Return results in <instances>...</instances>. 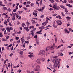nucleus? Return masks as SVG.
<instances>
[{
    "instance_id": "f704fd0d",
    "label": "nucleus",
    "mask_w": 73,
    "mask_h": 73,
    "mask_svg": "<svg viewBox=\"0 0 73 73\" xmlns=\"http://www.w3.org/2000/svg\"><path fill=\"white\" fill-rule=\"evenodd\" d=\"M27 24L28 25V26H29V24H30V23H29L28 22H27Z\"/></svg>"
},
{
    "instance_id": "69168bd1",
    "label": "nucleus",
    "mask_w": 73,
    "mask_h": 73,
    "mask_svg": "<svg viewBox=\"0 0 73 73\" xmlns=\"http://www.w3.org/2000/svg\"><path fill=\"white\" fill-rule=\"evenodd\" d=\"M53 26L54 27V28H56V25H55V24H54L53 25Z\"/></svg>"
},
{
    "instance_id": "f3484780",
    "label": "nucleus",
    "mask_w": 73,
    "mask_h": 73,
    "mask_svg": "<svg viewBox=\"0 0 73 73\" xmlns=\"http://www.w3.org/2000/svg\"><path fill=\"white\" fill-rule=\"evenodd\" d=\"M33 14L34 16H35V17H37V13H35L34 12L33 13Z\"/></svg>"
},
{
    "instance_id": "f8f14e48",
    "label": "nucleus",
    "mask_w": 73,
    "mask_h": 73,
    "mask_svg": "<svg viewBox=\"0 0 73 73\" xmlns=\"http://www.w3.org/2000/svg\"><path fill=\"white\" fill-rule=\"evenodd\" d=\"M49 49L51 50V48H50V46H48L47 47L46 49V51H48V50H49Z\"/></svg>"
},
{
    "instance_id": "6e6552de",
    "label": "nucleus",
    "mask_w": 73,
    "mask_h": 73,
    "mask_svg": "<svg viewBox=\"0 0 73 73\" xmlns=\"http://www.w3.org/2000/svg\"><path fill=\"white\" fill-rule=\"evenodd\" d=\"M41 31H42V30H40V31L37 32L36 33L38 34H36V35H38V34H40V35H42V33H41Z\"/></svg>"
},
{
    "instance_id": "0e129e2a",
    "label": "nucleus",
    "mask_w": 73,
    "mask_h": 73,
    "mask_svg": "<svg viewBox=\"0 0 73 73\" xmlns=\"http://www.w3.org/2000/svg\"><path fill=\"white\" fill-rule=\"evenodd\" d=\"M56 1L57 3H59L60 2V1L58 0H56Z\"/></svg>"
},
{
    "instance_id": "f03ea898",
    "label": "nucleus",
    "mask_w": 73,
    "mask_h": 73,
    "mask_svg": "<svg viewBox=\"0 0 73 73\" xmlns=\"http://www.w3.org/2000/svg\"><path fill=\"white\" fill-rule=\"evenodd\" d=\"M52 8H54V9H56V10H59V8L60 9V7L59 6H57V5H54Z\"/></svg>"
},
{
    "instance_id": "ea45409f",
    "label": "nucleus",
    "mask_w": 73,
    "mask_h": 73,
    "mask_svg": "<svg viewBox=\"0 0 73 73\" xmlns=\"http://www.w3.org/2000/svg\"><path fill=\"white\" fill-rule=\"evenodd\" d=\"M42 4V0H41L40 2V5H41Z\"/></svg>"
},
{
    "instance_id": "3c124183",
    "label": "nucleus",
    "mask_w": 73,
    "mask_h": 73,
    "mask_svg": "<svg viewBox=\"0 0 73 73\" xmlns=\"http://www.w3.org/2000/svg\"><path fill=\"white\" fill-rule=\"evenodd\" d=\"M7 23H8V22H7V21H5L4 22V24H7Z\"/></svg>"
},
{
    "instance_id": "9d476101",
    "label": "nucleus",
    "mask_w": 73,
    "mask_h": 73,
    "mask_svg": "<svg viewBox=\"0 0 73 73\" xmlns=\"http://www.w3.org/2000/svg\"><path fill=\"white\" fill-rule=\"evenodd\" d=\"M61 62V59H59V61L58 63V64L56 65V67L57 68L58 67V64L60 63V62Z\"/></svg>"
},
{
    "instance_id": "864d4df0",
    "label": "nucleus",
    "mask_w": 73,
    "mask_h": 73,
    "mask_svg": "<svg viewBox=\"0 0 73 73\" xmlns=\"http://www.w3.org/2000/svg\"><path fill=\"white\" fill-rule=\"evenodd\" d=\"M9 56L10 57H11L13 56V53H11L10 54Z\"/></svg>"
},
{
    "instance_id": "7c9ffc66",
    "label": "nucleus",
    "mask_w": 73,
    "mask_h": 73,
    "mask_svg": "<svg viewBox=\"0 0 73 73\" xmlns=\"http://www.w3.org/2000/svg\"><path fill=\"white\" fill-rule=\"evenodd\" d=\"M20 40H17V44H20Z\"/></svg>"
},
{
    "instance_id": "393cba45",
    "label": "nucleus",
    "mask_w": 73,
    "mask_h": 73,
    "mask_svg": "<svg viewBox=\"0 0 73 73\" xmlns=\"http://www.w3.org/2000/svg\"><path fill=\"white\" fill-rule=\"evenodd\" d=\"M3 9L5 11H6V10H7V7H3Z\"/></svg>"
},
{
    "instance_id": "774afa93",
    "label": "nucleus",
    "mask_w": 73,
    "mask_h": 73,
    "mask_svg": "<svg viewBox=\"0 0 73 73\" xmlns=\"http://www.w3.org/2000/svg\"><path fill=\"white\" fill-rule=\"evenodd\" d=\"M12 46V44H10L9 45V47H11V46Z\"/></svg>"
},
{
    "instance_id": "a18cd8bd",
    "label": "nucleus",
    "mask_w": 73,
    "mask_h": 73,
    "mask_svg": "<svg viewBox=\"0 0 73 73\" xmlns=\"http://www.w3.org/2000/svg\"><path fill=\"white\" fill-rule=\"evenodd\" d=\"M4 34H5V35H7V31H6V30H5Z\"/></svg>"
},
{
    "instance_id": "338daca9",
    "label": "nucleus",
    "mask_w": 73,
    "mask_h": 73,
    "mask_svg": "<svg viewBox=\"0 0 73 73\" xmlns=\"http://www.w3.org/2000/svg\"><path fill=\"white\" fill-rule=\"evenodd\" d=\"M31 35L33 36H34V33H33L32 32L31 33Z\"/></svg>"
},
{
    "instance_id": "ddd939ff",
    "label": "nucleus",
    "mask_w": 73,
    "mask_h": 73,
    "mask_svg": "<svg viewBox=\"0 0 73 73\" xmlns=\"http://www.w3.org/2000/svg\"><path fill=\"white\" fill-rule=\"evenodd\" d=\"M56 65H57V63H56V62L55 61L54 62L53 66L54 68H56Z\"/></svg>"
},
{
    "instance_id": "052dcab7",
    "label": "nucleus",
    "mask_w": 73,
    "mask_h": 73,
    "mask_svg": "<svg viewBox=\"0 0 73 73\" xmlns=\"http://www.w3.org/2000/svg\"><path fill=\"white\" fill-rule=\"evenodd\" d=\"M13 12H16V9H14L13 10Z\"/></svg>"
},
{
    "instance_id": "bf43d9fd",
    "label": "nucleus",
    "mask_w": 73,
    "mask_h": 73,
    "mask_svg": "<svg viewBox=\"0 0 73 73\" xmlns=\"http://www.w3.org/2000/svg\"><path fill=\"white\" fill-rule=\"evenodd\" d=\"M21 19V16H19L18 18V20H20Z\"/></svg>"
},
{
    "instance_id": "4d7b16f0",
    "label": "nucleus",
    "mask_w": 73,
    "mask_h": 73,
    "mask_svg": "<svg viewBox=\"0 0 73 73\" xmlns=\"http://www.w3.org/2000/svg\"><path fill=\"white\" fill-rule=\"evenodd\" d=\"M44 15H43L41 16L40 17H41V18H44Z\"/></svg>"
},
{
    "instance_id": "aec40b11",
    "label": "nucleus",
    "mask_w": 73,
    "mask_h": 73,
    "mask_svg": "<svg viewBox=\"0 0 73 73\" xmlns=\"http://www.w3.org/2000/svg\"><path fill=\"white\" fill-rule=\"evenodd\" d=\"M61 14L62 15V16H63V17H64V16H65V14H64L62 12H61Z\"/></svg>"
},
{
    "instance_id": "2f4dec72",
    "label": "nucleus",
    "mask_w": 73,
    "mask_h": 73,
    "mask_svg": "<svg viewBox=\"0 0 73 73\" xmlns=\"http://www.w3.org/2000/svg\"><path fill=\"white\" fill-rule=\"evenodd\" d=\"M9 25H10V26H12V25L11 24V22H9Z\"/></svg>"
},
{
    "instance_id": "bb28decb",
    "label": "nucleus",
    "mask_w": 73,
    "mask_h": 73,
    "mask_svg": "<svg viewBox=\"0 0 73 73\" xmlns=\"http://www.w3.org/2000/svg\"><path fill=\"white\" fill-rule=\"evenodd\" d=\"M15 39L16 40H18V39H19V38L18 37H17L15 38Z\"/></svg>"
},
{
    "instance_id": "e2e57ef3",
    "label": "nucleus",
    "mask_w": 73,
    "mask_h": 73,
    "mask_svg": "<svg viewBox=\"0 0 73 73\" xmlns=\"http://www.w3.org/2000/svg\"><path fill=\"white\" fill-rule=\"evenodd\" d=\"M1 30L2 31H4L5 30V29L4 28H3L2 29H1Z\"/></svg>"
},
{
    "instance_id": "f257e3e1",
    "label": "nucleus",
    "mask_w": 73,
    "mask_h": 73,
    "mask_svg": "<svg viewBox=\"0 0 73 73\" xmlns=\"http://www.w3.org/2000/svg\"><path fill=\"white\" fill-rule=\"evenodd\" d=\"M36 68H34L33 69L34 71L40 72V66L38 65H37L36 66Z\"/></svg>"
},
{
    "instance_id": "7ed1b4c3",
    "label": "nucleus",
    "mask_w": 73,
    "mask_h": 73,
    "mask_svg": "<svg viewBox=\"0 0 73 73\" xmlns=\"http://www.w3.org/2000/svg\"><path fill=\"white\" fill-rule=\"evenodd\" d=\"M45 54V51L44 50H40L38 54V55H41V54Z\"/></svg>"
},
{
    "instance_id": "20e7f679",
    "label": "nucleus",
    "mask_w": 73,
    "mask_h": 73,
    "mask_svg": "<svg viewBox=\"0 0 73 73\" xmlns=\"http://www.w3.org/2000/svg\"><path fill=\"white\" fill-rule=\"evenodd\" d=\"M56 23L58 24V25H62V22L61 21H56Z\"/></svg>"
},
{
    "instance_id": "1a4fd4ad",
    "label": "nucleus",
    "mask_w": 73,
    "mask_h": 73,
    "mask_svg": "<svg viewBox=\"0 0 73 73\" xmlns=\"http://www.w3.org/2000/svg\"><path fill=\"white\" fill-rule=\"evenodd\" d=\"M23 38H24V37H22L21 38V41H22V44H23L24 43V42L25 41L24 40V39Z\"/></svg>"
},
{
    "instance_id": "49530a36",
    "label": "nucleus",
    "mask_w": 73,
    "mask_h": 73,
    "mask_svg": "<svg viewBox=\"0 0 73 73\" xmlns=\"http://www.w3.org/2000/svg\"><path fill=\"white\" fill-rule=\"evenodd\" d=\"M18 34H19V35H20V33H21V32L20 31H19V32L18 33H17Z\"/></svg>"
},
{
    "instance_id": "79ce46f5",
    "label": "nucleus",
    "mask_w": 73,
    "mask_h": 73,
    "mask_svg": "<svg viewBox=\"0 0 73 73\" xmlns=\"http://www.w3.org/2000/svg\"><path fill=\"white\" fill-rule=\"evenodd\" d=\"M57 15V14L55 13L53 15V16H56Z\"/></svg>"
},
{
    "instance_id": "2eb2a0df",
    "label": "nucleus",
    "mask_w": 73,
    "mask_h": 73,
    "mask_svg": "<svg viewBox=\"0 0 73 73\" xmlns=\"http://www.w3.org/2000/svg\"><path fill=\"white\" fill-rule=\"evenodd\" d=\"M6 30H7V31L8 32H11V30H10V29L9 27H7L6 29Z\"/></svg>"
},
{
    "instance_id": "680f3d73",
    "label": "nucleus",
    "mask_w": 73,
    "mask_h": 73,
    "mask_svg": "<svg viewBox=\"0 0 73 73\" xmlns=\"http://www.w3.org/2000/svg\"><path fill=\"white\" fill-rule=\"evenodd\" d=\"M54 1L53 0H52L51 1H50V3H54Z\"/></svg>"
},
{
    "instance_id": "8fccbe9b",
    "label": "nucleus",
    "mask_w": 73,
    "mask_h": 73,
    "mask_svg": "<svg viewBox=\"0 0 73 73\" xmlns=\"http://www.w3.org/2000/svg\"><path fill=\"white\" fill-rule=\"evenodd\" d=\"M38 11L39 12H40H40H42V9H38Z\"/></svg>"
},
{
    "instance_id": "5701e85b",
    "label": "nucleus",
    "mask_w": 73,
    "mask_h": 73,
    "mask_svg": "<svg viewBox=\"0 0 73 73\" xmlns=\"http://www.w3.org/2000/svg\"><path fill=\"white\" fill-rule=\"evenodd\" d=\"M69 3H73V1L72 0H70L69 1Z\"/></svg>"
},
{
    "instance_id": "4be33fe9",
    "label": "nucleus",
    "mask_w": 73,
    "mask_h": 73,
    "mask_svg": "<svg viewBox=\"0 0 73 73\" xmlns=\"http://www.w3.org/2000/svg\"><path fill=\"white\" fill-rule=\"evenodd\" d=\"M3 35L2 34V33H0V37H3Z\"/></svg>"
},
{
    "instance_id": "09e8293b",
    "label": "nucleus",
    "mask_w": 73,
    "mask_h": 73,
    "mask_svg": "<svg viewBox=\"0 0 73 73\" xmlns=\"http://www.w3.org/2000/svg\"><path fill=\"white\" fill-rule=\"evenodd\" d=\"M34 38H37V35H36L34 36Z\"/></svg>"
},
{
    "instance_id": "a211bd4d",
    "label": "nucleus",
    "mask_w": 73,
    "mask_h": 73,
    "mask_svg": "<svg viewBox=\"0 0 73 73\" xmlns=\"http://www.w3.org/2000/svg\"><path fill=\"white\" fill-rule=\"evenodd\" d=\"M60 7H61V8H62L63 9H65V7H64V6L63 5H60Z\"/></svg>"
},
{
    "instance_id": "c756f323",
    "label": "nucleus",
    "mask_w": 73,
    "mask_h": 73,
    "mask_svg": "<svg viewBox=\"0 0 73 73\" xmlns=\"http://www.w3.org/2000/svg\"><path fill=\"white\" fill-rule=\"evenodd\" d=\"M24 29H25V30H27L28 29V27H25Z\"/></svg>"
},
{
    "instance_id": "4468645a",
    "label": "nucleus",
    "mask_w": 73,
    "mask_h": 73,
    "mask_svg": "<svg viewBox=\"0 0 73 73\" xmlns=\"http://www.w3.org/2000/svg\"><path fill=\"white\" fill-rule=\"evenodd\" d=\"M66 6H68V7H71V8H72V7H73V6H72V5H70V4H66Z\"/></svg>"
},
{
    "instance_id": "13d9d810",
    "label": "nucleus",
    "mask_w": 73,
    "mask_h": 73,
    "mask_svg": "<svg viewBox=\"0 0 73 73\" xmlns=\"http://www.w3.org/2000/svg\"><path fill=\"white\" fill-rule=\"evenodd\" d=\"M26 7H27V8H29V7H30V6H29V5H26Z\"/></svg>"
},
{
    "instance_id": "a19ab883",
    "label": "nucleus",
    "mask_w": 73,
    "mask_h": 73,
    "mask_svg": "<svg viewBox=\"0 0 73 73\" xmlns=\"http://www.w3.org/2000/svg\"><path fill=\"white\" fill-rule=\"evenodd\" d=\"M27 4H31V2L30 1H27Z\"/></svg>"
},
{
    "instance_id": "37998d69",
    "label": "nucleus",
    "mask_w": 73,
    "mask_h": 73,
    "mask_svg": "<svg viewBox=\"0 0 73 73\" xmlns=\"http://www.w3.org/2000/svg\"><path fill=\"white\" fill-rule=\"evenodd\" d=\"M34 5V4L33 3H31V7H33V5Z\"/></svg>"
},
{
    "instance_id": "c9c22d12",
    "label": "nucleus",
    "mask_w": 73,
    "mask_h": 73,
    "mask_svg": "<svg viewBox=\"0 0 73 73\" xmlns=\"http://www.w3.org/2000/svg\"><path fill=\"white\" fill-rule=\"evenodd\" d=\"M7 11H8V12H11V9L10 8H9L8 9H7Z\"/></svg>"
},
{
    "instance_id": "4c0bfd02",
    "label": "nucleus",
    "mask_w": 73,
    "mask_h": 73,
    "mask_svg": "<svg viewBox=\"0 0 73 73\" xmlns=\"http://www.w3.org/2000/svg\"><path fill=\"white\" fill-rule=\"evenodd\" d=\"M55 41L56 42H57V37L55 38Z\"/></svg>"
},
{
    "instance_id": "39448f33",
    "label": "nucleus",
    "mask_w": 73,
    "mask_h": 73,
    "mask_svg": "<svg viewBox=\"0 0 73 73\" xmlns=\"http://www.w3.org/2000/svg\"><path fill=\"white\" fill-rule=\"evenodd\" d=\"M29 54H30V55H28L29 57H30V58H31V57H33V53L29 52Z\"/></svg>"
},
{
    "instance_id": "473e14b6",
    "label": "nucleus",
    "mask_w": 73,
    "mask_h": 73,
    "mask_svg": "<svg viewBox=\"0 0 73 73\" xmlns=\"http://www.w3.org/2000/svg\"><path fill=\"white\" fill-rule=\"evenodd\" d=\"M31 38L32 37H31V36H29L27 38V40H29L30 39V38Z\"/></svg>"
},
{
    "instance_id": "0eeeda50",
    "label": "nucleus",
    "mask_w": 73,
    "mask_h": 73,
    "mask_svg": "<svg viewBox=\"0 0 73 73\" xmlns=\"http://www.w3.org/2000/svg\"><path fill=\"white\" fill-rule=\"evenodd\" d=\"M56 18L58 19H61V20L62 19L61 18V15H60L57 16L56 17Z\"/></svg>"
},
{
    "instance_id": "5fc2aeb1",
    "label": "nucleus",
    "mask_w": 73,
    "mask_h": 73,
    "mask_svg": "<svg viewBox=\"0 0 73 73\" xmlns=\"http://www.w3.org/2000/svg\"><path fill=\"white\" fill-rule=\"evenodd\" d=\"M12 20H13V21H14V20H15V17H13L12 18Z\"/></svg>"
},
{
    "instance_id": "dca6fc26",
    "label": "nucleus",
    "mask_w": 73,
    "mask_h": 73,
    "mask_svg": "<svg viewBox=\"0 0 73 73\" xmlns=\"http://www.w3.org/2000/svg\"><path fill=\"white\" fill-rule=\"evenodd\" d=\"M66 19L67 20H70L71 19V17H66Z\"/></svg>"
},
{
    "instance_id": "423d86ee",
    "label": "nucleus",
    "mask_w": 73,
    "mask_h": 73,
    "mask_svg": "<svg viewBox=\"0 0 73 73\" xmlns=\"http://www.w3.org/2000/svg\"><path fill=\"white\" fill-rule=\"evenodd\" d=\"M41 60L40 59H37L36 60V62L38 63V64H41V62L40 61Z\"/></svg>"
},
{
    "instance_id": "e433bc0d",
    "label": "nucleus",
    "mask_w": 73,
    "mask_h": 73,
    "mask_svg": "<svg viewBox=\"0 0 73 73\" xmlns=\"http://www.w3.org/2000/svg\"><path fill=\"white\" fill-rule=\"evenodd\" d=\"M36 43L37 44H38V45H39V42L38 41V40H37L36 41Z\"/></svg>"
},
{
    "instance_id": "6e6d98bb",
    "label": "nucleus",
    "mask_w": 73,
    "mask_h": 73,
    "mask_svg": "<svg viewBox=\"0 0 73 73\" xmlns=\"http://www.w3.org/2000/svg\"><path fill=\"white\" fill-rule=\"evenodd\" d=\"M20 22H19V21H18L17 22V25H19V24H20Z\"/></svg>"
},
{
    "instance_id": "58836bf2",
    "label": "nucleus",
    "mask_w": 73,
    "mask_h": 73,
    "mask_svg": "<svg viewBox=\"0 0 73 73\" xmlns=\"http://www.w3.org/2000/svg\"><path fill=\"white\" fill-rule=\"evenodd\" d=\"M54 58H57V56H54L53 57Z\"/></svg>"
},
{
    "instance_id": "a878e982",
    "label": "nucleus",
    "mask_w": 73,
    "mask_h": 73,
    "mask_svg": "<svg viewBox=\"0 0 73 73\" xmlns=\"http://www.w3.org/2000/svg\"><path fill=\"white\" fill-rule=\"evenodd\" d=\"M34 28V26H31L29 28L30 29H32V28L33 29Z\"/></svg>"
},
{
    "instance_id": "72a5a7b5",
    "label": "nucleus",
    "mask_w": 73,
    "mask_h": 73,
    "mask_svg": "<svg viewBox=\"0 0 73 73\" xmlns=\"http://www.w3.org/2000/svg\"><path fill=\"white\" fill-rule=\"evenodd\" d=\"M10 30L11 31H12V30H13V28L12 27H10Z\"/></svg>"
},
{
    "instance_id": "6ab92c4d",
    "label": "nucleus",
    "mask_w": 73,
    "mask_h": 73,
    "mask_svg": "<svg viewBox=\"0 0 73 73\" xmlns=\"http://www.w3.org/2000/svg\"><path fill=\"white\" fill-rule=\"evenodd\" d=\"M64 1H62V3H66V2H67V1L66 0H64Z\"/></svg>"
},
{
    "instance_id": "412c9836",
    "label": "nucleus",
    "mask_w": 73,
    "mask_h": 73,
    "mask_svg": "<svg viewBox=\"0 0 73 73\" xmlns=\"http://www.w3.org/2000/svg\"><path fill=\"white\" fill-rule=\"evenodd\" d=\"M64 9H65V12L66 13H68V9L66 8H65Z\"/></svg>"
},
{
    "instance_id": "de8ad7c7",
    "label": "nucleus",
    "mask_w": 73,
    "mask_h": 73,
    "mask_svg": "<svg viewBox=\"0 0 73 73\" xmlns=\"http://www.w3.org/2000/svg\"><path fill=\"white\" fill-rule=\"evenodd\" d=\"M13 40H14L13 38H12V39H10V42H12V41H13Z\"/></svg>"
},
{
    "instance_id": "603ef678",
    "label": "nucleus",
    "mask_w": 73,
    "mask_h": 73,
    "mask_svg": "<svg viewBox=\"0 0 73 73\" xmlns=\"http://www.w3.org/2000/svg\"><path fill=\"white\" fill-rule=\"evenodd\" d=\"M53 47H54L53 46H50V48H51V50H52V48H53Z\"/></svg>"
},
{
    "instance_id": "c85d7f7f",
    "label": "nucleus",
    "mask_w": 73,
    "mask_h": 73,
    "mask_svg": "<svg viewBox=\"0 0 73 73\" xmlns=\"http://www.w3.org/2000/svg\"><path fill=\"white\" fill-rule=\"evenodd\" d=\"M68 29H69L70 32H71V31H72V28H69Z\"/></svg>"
},
{
    "instance_id": "b1692460",
    "label": "nucleus",
    "mask_w": 73,
    "mask_h": 73,
    "mask_svg": "<svg viewBox=\"0 0 73 73\" xmlns=\"http://www.w3.org/2000/svg\"><path fill=\"white\" fill-rule=\"evenodd\" d=\"M22 26L23 27H24L25 26V23H22Z\"/></svg>"
},
{
    "instance_id": "cd10ccee",
    "label": "nucleus",
    "mask_w": 73,
    "mask_h": 73,
    "mask_svg": "<svg viewBox=\"0 0 73 73\" xmlns=\"http://www.w3.org/2000/svg\"><path fill=\"white\" fill-rule=\"evenodd\" d=\"M2 41H7V40L4 39V38H3L2 39Z\"/></svg>"
},
{
    "instance_id": "9b49d317",
    "label": "nucleus",
    "mask_w": 73,
    "mask_h": 73,
    "mask_svg": "<svg viewBox=\"0 0 73 73\" xmlns=\"http://www.w3.org/2000/svg\"><path fill=\"white\" fill-rule=\"evenodd\" d=\"M64 31L66 33H69L70 32L68 31V30L66 29H65Z\"/></svg>"
},
{
    "instance_id": "c03bdc74",
    "label": "nucleus",
    "mask_w": 73,
    "mask_h": 73,
    "mask_svg": "<svg viewBox=\"0 0 73 73\" xmlns=\"http://www.w3.org/2000/svg\"><path fill=\"white\" fill-rule=\"evenodd\" d=\"M23 51H22L20 52V53L21 55L23 54Z\"/></svg>"
}]
</instances>
